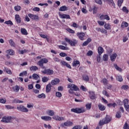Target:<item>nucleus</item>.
<instances>
[{
    "label": "nucleus",
    "instance_id": "1",
    "mask_svg": "<svg viewBox=\"0 0 129 129\" xmlns=\"http://www.w3.org/2000/svg\"><path fill=\"white\" fill-rule=\"evenodd\" d=\"M110 121H111V117L107 115L105 118H103L101 120H100L99 124L100 126L103 125V124L108 123V122H110Z\"/></svg>",
    "mask_w": 129,
    "mask_h": 129
},
{
    "label": "nucleus",
    "instance_id": "2",
    "mask_svg": "<svg viewBox=\"0 0 129 129\" xmlns=\"http://www.w3.org/2000/svg\"><path fill=\"white\" fill-rule=\"evenodd\" d=\"M71 111H72V112H75V113H83V112H85V111H86V110L84 107H81L72 108L71 109Z\"/></svg>",
    "mask_w": 129,
    "mask_h": 129
},
{
    "label": "nucleus",
    "instance_id": "3",
    "mask_svg": "<svg viewBox=\"0 0 129 129\" xmlns=\"http://www.w3.org/2000/svg\"><path fill=\"white\" fill-rule=\"evenodd\" d=\"M65 41L67 42V43H68L71 45V46H76V44L78 42L77 40L76 39H73V40H71L69 39V38H64Z\"/></svg>",
    "mask_w": 129,
    "mask_h": 129
},
{
    "label": "nucleus",
    "instance_id": "4",
    "mask_svg": "<svg viewBox=\"0 0 129 129\" xmlns=\"http://www.w3.org/2000/svg\"><path fill=\"white\" fill-rule=\"evenodd\" d=\"M43 74H46L47 75H53L54 74V71L50 69H45L44 71H41Z\"/></svg>",
    "mask_w": 129,
    "mask_h": 129
},
{
    "label": "nucleus",
    "instance_id": "5",
    "mask_svg": "<svg viewBox=\"0 0 129 129\" xmlns=\"http://www.w3.org/2000/svg\"><path fill=\"white\" fill-rule=\"evenodd\" d=\"M46 63H48V59L47 58H42L38 61L37 64L40 67H43L44 64H46Z\"/></svg>",
    "mask_w": 129,
    "mask_h": 129
},
{
    "label": "nucleus",
    "instance_id": "6",
    "mask_svg": "<svg viewBox=\"0 0 129 129\" xmlns=\"http://www.w3.org/2000/svg\"><path fill=\"white\" fill-rule=\"evenodd\" d=\"M17 108L20 111H22V112H28L29 111V109H28V108L25 107V106L23 105L17 106Z\"/></svg>",
    "mask_w": 129,
    "mask_h": 129
},
{
    "label": "nucleus",
    "instance_id": "7",
    "mask_svg": "<svg viewBox=\"0 0 129 129\" xmlns=\"http://www.w3.org/2000/svg\"><path fill=\"white\" fill-rule=\"evenodd\" d=\"M12 119V117L8 116V117H3L2 118V120L1 121L3 122H11V120Z\"/></svg>",
    "mask_w": 129,
    "mask_h": 129
},
{
    "label": "nucleus",
    "instance_id": "8",
    "mask_svg": "<svg viewBox=\"0 0 129 129\" xmlns=\"http://www.w3.org/2000/svg\"><path fill=\"white\" fill-rule=\"evenodd\" d=\"M68 87H69V88L71 89H73L74 90V91H77L78 90H79V88H78V87H77L76 85L70 84L68 85Z\"/></svg>",
    "mask_w": 129,
    "mask_h": 129
},
{
    "label": "nucleus",
    "instance_id": "9",
    "mask_svg": "<svg viewBox=\"0 0 129 129\" xmlns=\"http://www.w3.org/2000/svg\"><path fill=\"white\" fill-rule=\"evenodd\" d=\"M28 17L32 19V20H35V21H39V16L31 14H28Z\"/></svg>",
    "mask_w": 129,
    "mask_h": 129
},
{
    "label": "nucleus",
    "instance_id": "10",
    "mask_svg": "<svg viewBox=\"0 0 129 129\" xmlns=\"http://www.w3.org/2000/svg\"><path fill=\"white\" fill-rule=\"evenodd\" d=\"M77 36L79 37L80 40H81V41H83L85 40V33L82 32L80 33L77 34Z\"/></svg>",
    "mask_w": 129,
    "mask_h": 129
},
{
    "label": "nucleus",
    "instance_id": "11",
    "mask_svg": "<svg viewBox=\"0 0 129 129\" xmlns=\"http://www.w3.org/2000/svg\"><path fill=\"white\" fill-rule=\"evenodd\" d=\"M104 2H106V3H107L108 5L110 6H111L112 7H113V8H115V4H114V2H113V0H104Z\"/></svg>",
    "mask_w": 129,
    "mask_h": 129
},
{
    "label": "nucleus",
    "instance_id": "12",
    "mask_svg": "<svg viewBox=\"0 0 129 129\" xmlns=\"http://www.w3.org/2000/svg\"><path fill=\"white\" fill-rule=\"evenodd\" d=\"M117 57V54L116 53H113L112 54L110 55V60L112 62H114L115 61V59Z\"/></svg>",
    "mask_w": 129,
    "mask_h": 129
},
{
    "label": "nucleus",
    "instance_id": "13",
    "mask_svg": "<svg viewBox=\"0 0 129 129\" xmlns=\"http://www.w3.org/2000/svg\"><path fill=\"white\" fill-rule=\"evenodd\" d=\"M96 30L98 32H101V33H103L104 34H107V31H106L105 29H104L103 28L97 27V28H96Z\"/></svg>",
    "mask_w": 129,
    "mask_h": 129
},
{
    "label": "nucleus",
    "instance_id": "14",
    "mask_svg": "<svg viewBox=\"0 0 129 129\" xmlns=\"http://www.w3.org/2000/svg\"><path fill=\"white\" fill-rule=\"evenodd\" d=\"M59 82H60V80L56 78L54 80H52L50 83L51 85H56V84H59Z\"/></svg>",
    "mask_w": 129,
    "mask_h": 129
},
{
    "label": "nucleus",
    "instance_id": "15",
    "mask_svg": "<svg viewBox=\"0 0 129 129\" xmlns=\"http://www.w3.org/2000/svg\"><path fill=\"white\" fill-rule=\"evenodd\" d=\"M100 20H107V21H109L110 19L109 18V16H108V15H101L100 17Z\"/></svg>",
    "mask_w": 129,
    "mask_h": 129
},
{
    "label": "nucleus",
    "instance_id": "16",
    "mask_svg": "<svg viewBox=\"0 0 129 129\" xmlns=\"http://www.w3.org/2000/svg\"><path fill=\"white\" fill-rule=\"evenodd\" d=\"M59 17L61 19H70V16L66 14H59Z\"/></svg>",
    "mask_w": 129,
    "mask_h": 129
},
{
    "label": "nucleus",
    "instance_id": "17",
    "mask_svg": "<svg viewBox=\"0 0 129 129\" xmlns=\"http://www.w3.org/2000/svg\"><path fill=\"white\" fill-rule=\"evenodd\" d=\"M89 96L91 99L94 100L96 99V96H95V94L93 92H90Z\"/></svg>",
    "mask_w": 129,
    "mask_h": 129
},
{
    "label": "nucleus",
    "instance_id": "18",
    "mask_svg": "<svg viewBox=\"0 0 129 129\" xmlns=\"http://www.w3.org/2000/svg\"><path fill=\"white\" fill-rule=\"evenodd\" d=\"M41 119H43V120H51L52 119V117L49 116H41Z\"/></svg>",
    "mask_w": 129,
    "mask_h": 129
},
{
    "label": "nucleus",
    "instance_id": "19",
    "mask_svg": "<svg viewBox=\"0 0 129 129\" xmlns=\"http://www.w3.org/2000/svg\"><path fill=\"white\" fill-rule=\"evenodd\" d=\"M15 20L18 24H21V17L19 15H15Z\"/></svg>",
    "mask_w": 129,
    "mask_h": 129
},
{
    "label": "nucleus",
    "instance_id": "20",
    "mask_svg": "<svg viewBox=\"0 0 129 129\" xmlns=\"http://www.w3.org/2000/svg\"><path fill=\"white\" fill-rule=\"evenodd\" d=\"M91 41H92L91 38H88V39L87 40V41H85L82 44V46H87V45H88V44H89V43H90V42H91Z\"/></svg>",
    "mask_w": 129,
    "mask_h": 129
},
{
    "label": "nucleus",
    "instance_id": "21",
    "mask_svg": "<svg viewBox=\"0 0 129 129\" xmlns=\"http://www.w3.org/2000/svg\"><path fill=\"white\" fill-rule=\"evenodd\" d=\"M51 87H52L51 84H48V85H47L46 87V92H47V93L51 91Z\"/></svg>",
    "mask_w": 129,
    "mask_h": 129
},
{
    "label": "nucleus",
    "instance_id": "22",
    "mask_svg": "<svg viewBox=\"0 0 129 129\" xmlns=\"http://www.w3.org/2000/svg\"><path fill=\"white\" fill-rule=\"evenodd\" d=\"M103 52H104V49H103V48H102V47L100 46L98 48V53L99 55H101V54H102Z\"/></svg>",
    "mask_w": 129,
    "mask_h": 129
},
{
    "label": "nucleus",
    "instance_id": "23",
    "mask_svg": "<svg viewBox=\"0 0 129 129\" xmlns=\"http://www.w3.org/2000/svg\"><path fill=\"white\" fill-rule=\"evenodd\" d=\"M46 113L47 114H48V115H49L50 116H53V115L55 114L54 111L52 110H48L46 112Z\"/></svg>",
    "mask_w": 129,
    "mask_h": 129
},
{
    "label": "nucleus",
    "instance_id": "24",
    "mask_svg": "<svg viewBox=\"0 0 129 129\" xmlns=\"http://www.w3.org/2000/svg\"><path fill=\"white\" fill-rule=\"evenodd\" d=\"M62 65H63V66H66L67 68H69V69H71V66L70 64L67 63L66 61H61Z\"/></svg>",
    "mask_w": 129,
    "mask_h": 129
},
{
    "label": "nucleus",
    "instance_id": "25",
    "mask_svg": "<svg viewBox=\"0 0 129 129\" xmlns=\"http://www.w3.org/2000/svg\"><path fill=\"white\" fill-rule=\"evenodd\" d=\"M9 42L11 47H14V48H15L16 44H15V42H14V40H13V39H10L9 40Z\"/></svg>",
    "mask_w": 129,
    "mask_h": 129
},
{
    "label": "nucleus",
    "instance_id": "26",
    "mask_svg": "<svg viewBox=\"0 0 129 129\" xmlns=\"http://www.w3.org/2000/svg\"><path fill=\"white\" fill-rule=\"evenodd\" d=\"M6 53L9 55H15V51L13 49H9L6 51Z\"/></svg>",
    "mask_w": 129,
    "mask_h": 129
},
{
    "label": "nucleus",
    "instance_id": "27",
    "mask_svg": "<svg viewBox=\"0 0 129 129\" xmlns=\"http://www.w3.org/2000/svg\"><path fill=\"white\" fill-rule=\"evenodd\" d=\"M124 27L125 28H126L127 27H128V24L127 22L123 21L121 24V27L123 28H124Z\"/></svg>",
    "mask_w": 129,
    "mask_h": 129
},
{
    "label": "nucleus",
    "instance_id": "28",
    "mask_svg": "<svg viewBox=\"0 0 129 129\" xmlns=\"http://www.w3.org/2000/svg\"><path fill=\"white\" fill-rule=\"evenodd\" d=\"M59 12H65V11H67V7L66 6H63L61 7L59 9Z\"/></svg>",
    "mask_w": 129,
    "mask_h": 129
},
{
    "label": "nucleus",
    "instance_id": "29",
    "mask_svg": "<svg viewBox=\"0 0 129 129\" xmlns=\"http://www.w3.org/2000/svg\"><path fill=\"white\" fill-rule=\"evenodd\" d=\"M13 89L15 92H19V90H20V86L16 85L13 88Z\"/></svg>",
    "mask_w": 129,
    "mask_h": 129
},
{
    "label": "nucleus",
    "instance_id": "30",
    "mask_svg": "<svg viewBox=\"0 0 129 129\" xmlns=\"http://www.w3.org/2000/svg\"><path fill=\"white\" fill-rule=\"evenodd\" d=\"M99 109L101 111L105 110V107L101 104L98 105Z\"/></svg>",
    "mask_w": 129,
    "mask_h": 129
},
{
    "label": "nucleus",
    "instance_id": "31",
    "mask_svg": "<svg viewBox=\"0 0 129 129\" xmlns=\"http://www.w3.org/2000/svg\"><path fill=\"white\" fill-rule=\"evenodd\" d=\"M21 31L23 35H28V32L27 31V30H26V29L21 28Z\"/></svg>",
    "mask_w": 129,
    "mask_h": 129
},
{
    "label": "nucleus",
    "instance_id": "32",
    "mask_svg": "<svg viewBox=\"0 0 129 129\" xmlns=\"http://www.w3.org/2000/svg\"><path fill=\"white\" fill-rule=\"evenodd\" d=\"M104 28L106 30H111V28L110 27V24L107 23L104 25Z\"/></svg>",
    "mask_w": 129,
    "mask_h": 129
},
{
    "label": "nucleus",
    "instance_id": "33",
    "mask_svg": "<svg viewBox=\"0 0 129 129\" xmlns=\"http://www.w3.org/2000/svg\"><path fill=\"white\" fill-rule=\"evenodd\" d=\"M83 80L84 81H89V77L87 75H84L82 76Z\"/></svg>",
    "mask_w": 129,
    "mask_h": 129
},
{
    "label": "nucleus",
    "instance_id": "34",
    "mask_svg": "<svg viewBox=\"0 0 129 129\" xmlns=\"http://www.w3.org/2000/svg\"><path fill=\"white\" fill-rule=\"evenodd\" d=\"M114 67L115 68L116 70H117L118 71H119L120 72H121V71H122L121 68L118 67V66H117V64H116L115 63L114 64Z\"/></svg>",
    "mask_w": 129,
    "mask_h": 129
},
{
    "label": "nucleus",
    "instance_id": "35",
    "mask_svg": "<svg viewBox=\"0 0 129 129\" xmlns=\"http://www.w3.org/2000/svg\"><path fill=\"white\" fill-rule=\"evenodd\" d=\"M103 61H108V55L104 54L103 56Z\"/></svg>",
    "mask_w": 129,
    "mask_h": 129
},
{
    "label": "nucleus",
    "instance_id": "36",
    "mask_svg": "<svg viewBox=\"0 0 129 129\" xmlns=\"http://www.w3.org/2000/svg\"><path fill=\"white\" fill-rule=\"evenodd\" d=\"M38 98H46V95L44 93H42L41 94H39L37 96Z\"/></svg>",
    "mask_w": 129,
    "mask_h": 129
},
{
    "label": "nucleus",
    "instance_id": "37",
    "mask_svg": "<svg viewBox=\"0 0 129 129\" xmlns=\"http://www.w3.org/2000/svg\"><path fill=\"white\" fill-rule=\"evenodd\" d=\"M13 103H24V101H21V100H19L18 99H14L13 101Z\"/></svg>",
    "mask_w": 129,
    "mask_h": 129
},
{
    "label": "nucleus",
    "instance_id": "38",
    "mask_svg": "<svg viewBox=\"0 0 129 129\" xmlns=\"http://www.w3.org/2000/svg\"><path fill=\"white\" fill-rule=\"evenodd\" d=\"M64 125L65 126H70V125H72V122L67 121L64 123Z\"/></svg>",
    "mask_w": 129,
    "mask_h": 129
},
{
    "label": "nucleus",
    "instance_id": "39",
    "mask_svg": "<svg viewBox=\"0 0 129 129\" xmlns=\"http://www.w3.org/2000/svg\"><path fill=\"white\" fill-rule=\"evenodd\" d=\"M102 83H103L104 85H107L108 84V80L106 78H104L102 80Z\"/></svg>",
    "mask_w": 129,
    "mask_h": 129
},
{
    "label": "nucleus",
    "instance_id": "40",
    "mask_svg": "<svg viewBox=\"0 0 129 129\" xmlns=\"http://www.w3.org/2000/svg\"><path fill=\"white\" fill-rule=\"evenodd\" d=\"M107 106H108V107H115V106H116V103H109L107 104Z\"/></svg>",
    "mask_w": 129,
    "mask_h": 129
},
{
    "label": "nucleus",
    "instance_id": "41",
    "mask_svg": "<svg viewBox=\"0 0 129 129\" xmlns=\"http://www.w3.org/2000/svg\"><path fill=\"white\" fill-rule=\"evenodd\" d=\"M116 79L117 81H119V82H121V81H122V77H121V76H118L116 77Z\"/></svg>",
    "mask_w": 129,
    "mask_h": 129
},
{
    "label": "nucleus",
    "instance_id": "42",
    "mask_svg": "<svg viewBox=\"0 0 129 129\" xmlns=\"http://www.w3.org/2000/svg\"><path fill=\"white\" fill-rule=\"evenodd\" d=\"M116 117L117 118H120V117H121V113L120 112V111L117 112L116 114Z\"/></svg>",
    "mask_w": 129,
    "mask_h": 129
},
{
    "label": "nucleus",
    "instance_id": "43",
    "mask_svg": "<svg viewBox=\"0 0 129 129\" xmlns=\"http://www.w3.org/2000/svg\"><path fill=\"white\" fill-rule=\"evenodd\" d=\"M32 77L33 79H34L35 80H38V79L40 78V76H39V75L37 74H33L32 75Z\"/></svg>",
    "mask_w": 129,
    "mask_h": 129
},
{
    "label": "nucleus",
    "instance_id": "44",
    "mask_svg": "<svg viewBox=\"0 0 129 129\" xmlns=\"http://www.w3.org/2000/svg\"><path fill=\"white\" fill-rule=\"evenodd\" d=\"M14 9L15 11H16V12H19L21 11V10L22 9V8L21 7V6H17L14 7Z\"/></svg>",
    "mask_w": 129,
    "mask_h": 129
},
{
    "label": "nucleus",
    "instance_id": "45",
    "mask_svg": "<svg viewBox=\"0 0 129 129\" xmlns=\"http://www.w3.org/2000/svg\"><path fill=\"white\" fill-rule=\"evenodd\" d=\"M30 70L31 71H36V70H38V67H37L36 66H32L30 68Z\"/></svg>",
    "mask_w": 129,
    "mask_h": 129
},
{
    "label": "nucleus",
    "instance_id": "46",
    "mask_svg": "<svg viewBox=\"0 0 129 129\" xmlns=\"http://www.w3.org/2000/svg\"><path fill=\"white\" fill-rule=\"evenodd\" d=\"M123 3V0H118L117 5L119 8H120L121 7V4Z\"/></svg>",
    "mask_w": 129,
    "mask_h": 129
},
{
    "label": "nucleus",
    "instance_id": "47",
    "mask_svg": "<svg viewBox=\"0 0 129 129\" xmlns=\"http://www.w3.org/2000/svg\"><path fill=\"white\" fill-rule=\"evenodd\" d=\"M102 94L103 95H105V96H107V97H109V95H108V93L107 91L104 90L102 91Z\"/></svg>",
    "mask_w": 129,
    "mask_h": 129
},
{
    "label": "nucleus",
    "instance_id": "48",
    "mask_svg": "<svg viewBox=\"0 0 129 129\" xmlns=\"http://www.w3.org/2000/svg\"><path fill=\"white\" fill-rule=\"evenodd\" d=\"M92 104L91 103H88L86 105V107L87 109H91V108Z\"/></svg>",
    "mask_w": 129,
    "mask_h": 129
},
{
    "label": "nucleus",
    "instance_id": "49",
    "mask_svg": "<svg viewBox=\"0 0 129 129\" xmlns=\"http://www.w3.org/2000/svg\"><path fill=\"white\" fill-rule=\"evenodd\" d=\"M5 24H6V25H11V26H13V22H12V21H11V20L6 21L5 22Z\"/></svg>",
    "mask_w": 129,
    "mask_h": 129
},
{
    "label": "nucleus",
    "instance_id": "50",
    "mask_svg": "<svg viewBox=\"0 0 129 129\" xmlns=\"http://www.w3.org/2000/svg\"><path fill=\"white\" fill-rule=\"evenodd\" d=\"M80 64V62L79 60L74 61L73 62V66H77V65H79Z\"/></svg>",
    "mask_w": 129,
    "mask_h": 129
},
{
    "label": "nucleus",
    "instance_id": "51",
    "mask_svg": "<svg viewBox=\"0 0 129 129\" xmlns=\"http://www.w3.org/2000/svg\"><path fill=\"white\" fill-rule=\"evenodd\" d=\"M58 47L59 49H61V50H67L68 49L67 47H65L63 45H59Z\"/></svg>",
    "mask_w": 129,
    "mask_h": 129
},
{
    "label": "nucleus",
    "instance_id": "52",
    "mask_svg": "<svg viewBox=\"0 0 129 129\" xmlns=\"http://www.w3.org/2000/svg\"><path fill=\"white\" fill-rule=\"evenodd\" d=\"M5 70L6 71L8 74H12V71H11V70L7 68H5Z\"/></svg>",
    "mask_w": 129,
    "mask_h": 129
},
{
    "label": "nucleus",
    "instance_id": "53",
    "mask_svg": "<svg viewBox=\"0 0 129 129\" xmlns=\"http://www.w3.org/2000/svg\"><path fill=\"white\" fill-rule=\"evenodd\" d=\"M123 103H124V106H126V105H128V100L127 99L124 100Z\"/></svg>",
    "mask_w": 129,
    "mask_h": 129
},
{
    "label": "nucleus",
    "instance_id": "54",
    "mask_svg": "<svg viewBox=\"0 0 129 129\" xmlns=\"http://www.w3.org/2000/svg\"><path fill=\"white\" fill-rule=\"evenodd\" d=\"M49 80V78L44 77L42 78V82H47Z\"/></svg>",
    "mask_w": 129,
    "mask_h": 129
},
{
    "label": "nucleus",
    "instance_id": "55",
    "mask_svg": "<svg viewBox=\"0 0 129 129\" xmlns=\"http://www.w3.org/2000/svg\"><path fill=\"white\" fill-rule=\"evenodd\" d=\"M82 128V125H76L74 126V127L72 129H81Z\"/></svg>",
    "mask_w": 129,
    "mask_h": 129
},
{
    "label": "nucleus",
    "instance_id": "56",
    "mask_svg": "<svg viewBox=\"0 0 129 129\" xmlns=\"http://www.w3.org/2000/svg\"><path fill=\"white\" fill-rule=\"evenodd\" d=\"M122 11L123 12H124L125 13H126V14H127L128 13V10L126 9V7H123L122 8Z\"/></svg>",
    "mask_w": 129,
    "mask_h": 129
},
{
    "label": "nucleus",
    "instance_id": "57",
    "mask_svg": "<svg viewBox=\"0 0 129 129\" xmlns=\"http://www.w3.org/2000/svg\"><path fill=\"white\" fill-rule=\"evenodd\" d=\"M56 96H57V97H59V98L61 97L62 94H61V93H60L59 92H56Z\"/></svg>",
    "mask_w": 129,
    "mask_h": 129
},
{
    "label": "nucleus",
    "instance_id": "58",
    "mask_svg": "<svg viewBox=\"0 0 129 129\" xmlns=\"http://www.w3.org/2000/svg\"><path fill=\"white\" fill-rule=\"evenodd\" d=\"M92 54H93V51L90 50L87 53V56H91Z\"/></svg>",
    "mask_w": 129,
    "mask_h": 129
},
{
    "label": "nucleus",
    "instance_id": "59",
    "mask_svg": "<svg viewBox=\"0 0 129 129\" xmlns=\"http://www.w3.org/2000/svg\"><path fill=\"white\" fill-rule=\"evenodd\" d=\"M59 55L61 56V57H66L67 56V54L64 52H61L59 53Z\"/></svg>",
    "mask_w": 129,
    "mask_h": 129
},
{
    "label": "nucleus",
    "instance_id": "60",
    "mask_svg": "<svg viewBox=\"0 0 129 129\" xmlns=\"http://www.w3.org/2000/svg\"><path fill=\"white\" fill-rule=\"evenodd\" d=\"M95 2L98 4V5H102V1L101 0H95Z\"/></svg>",
    "mask_w": 129,
    "mask_h": 129
},
{
    "label": "nucleus",
    "instance_id": "61",
    "mask_svg": "<svg viewBox=\"0 0 129 129\" xmlns=\"http://www.w3.org/2000/svg\"><path fill=\"white\" fill-rule=\"evenodd\" d=\"M6 107L7 108V109H13L14 108V106H10V105H6Z\"/></svg>",
    "mask_w": 129,
    "mask_h": 129
},
{
    "label": "nucleus",
    "instance_id": "62",
    "mask_svg": "<svg viewBox=\"0 0 129 129\" xmlns=\"http://www.w3.org/2000/svg\"><path fill=\"white\" fill-rule=\"evenodd\" d=\"M112 49L111 48H109L108 50H107V53L108 54H109L110 55H111V54H112Z\"/></svg>",
    "mask_w": 129,
    "mask_h": 129
},
{
    "label": "nucleus",
    "instance_id": "63",
    "mask_svg": "<svg viewBox=\"0 0 129 129\" xmlns=\"http://www.w3.org/2000/svg\"><path fill=\"white\" fill-rule=\"evenodd\" d=\"M98 23L100 26H103L104 25V22L98 21Z\"/></svg>",
    "mask_w": 129,
    "mask_h": 129
},
{
    "label": "nucleus",
    "instance_id": "64",
    "mask_svg": "<svg viewBox=\"0 0 129 129\" xmlns=\"http://www.w3.org/2000/svg\"><path fill=\"white\" fill-rule=\"evenodd\" d=\"M124 129H129L128 125L126 123L124 124V125L123 126Z\"/></svg>",
    "mask_w": 129,
    "mask_h": 129
}]
</instances>
